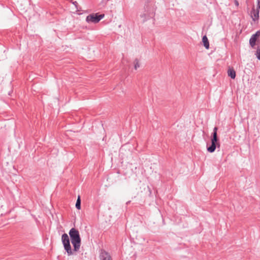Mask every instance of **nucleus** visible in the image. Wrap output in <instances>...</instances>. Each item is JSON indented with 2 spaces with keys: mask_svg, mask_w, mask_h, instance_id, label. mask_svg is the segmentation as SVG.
Returning a JSON list of instances; mask_svg holds the SVG:
<instances>
[{
  "mask_svg": "<svg viewBox=\"0 0 260 260\" xmlns=\"http://www.w3.org/2000/svg\"><path fill=\"white\" fill-rule=\"evenodd\" d=\"M69 235L71 238V243L73 245L72 249L70 244L69 237L67 234H63L61 236V242L64 250L69 255L74 254V252L78 251L80 247L81 239L79 231L75 228L71 229L69 231Z\"/></svg>",
  "mask_w": 260,
  "mask_h": 260,
  "instance_id": "nucleus-1",
  "label": "nucleus"
},
{
  "mask_svg": "<svg viewBox=\"0 0 260 260\" xmlns=\"http://www.w3.org/2000/svg\"><path fill=\"white\" fill-rule=\"evenodd\" d=\"M213 131L214 132L213 134L212 138L211 139V145L207 148L208 151L211 153L215 151L216 144L219 145V144L217 143L218 140L217 135V127H215Z\"/></svg>",
  "mask_w": 260,
  "mask_h": 260,
  "instance_id": "nucleus-2",
  "label": "nucleus"
},
{
  "mask_svg": "<svg viewBox=\"0 0 260 260\" xmlns=\"http://www.w3.org/2000/svg\"><path fill=\"white\" fill-rule=\"evenodd\" d=\"M260 10V0H257V5L253 6L250 12V16L254 21H257L259 19V13Z\"/></svg>",
  "mask_w": 260,
  "mask_h": 260,
  "instance_id": "nucleus-3",
  "label": "nucleus"
},
{
  "mask_svg": "<svg viewBox=\"0 0 260 260\" xmlns=\"http://www.w3.org/2000/svg\"><path fill=\"white\" fill-rule=\"evenodd\" d=\"M104 17V14L98 15L97 14H93L87 16L86 20L88 22H93L96 23L99 22Z\"/></svg>",
  "mask_w": 260,
  "mask_h": 260,
  "instance_id": "nucleus-4",
  "label": "nucleus"
},
{
  "mask_svg": "<svg viewBox=\"0 0 260 260\" xmlns=\"http://www.w3.org/2000/svg\"><path fill=\"white\" fill-rule=\"evenodd\" d=\"M100 260H111V257L109 253L104 250H101L100 252Z\"/></svg>",
  "mask_w": 260,
  "mask_h": 260,
  "instance_id": "nucleus-5",
  "label": "nucleus"
},
{
  "mask_svg": "<svg viewBox=\"0 0 260 260\" xmlns=\"http://www.w3.org/2000/svg\"><path fill=\"white\" fill-rule=\"evenodd\" d=\"M260 36V31H257L254 35H252L251 37L249 43L252 47H253L255 45L256 41L257 38Z\"/></svg>",
  "mask_w": 260,
  "mask_h": 260,
  "instance_id": "nucleus-6",
  "label": "nucleus"
},
{
  "mask_svg": "<svg viewBox=\"0 0 260 260\" xmlns=\"http://www.w3.org/2000/svg\"><path fill=\"white\" fill-rule=\"evenodd\" d=\"M228 76L231 77L232 79H235L236 77V72L233 68H230L228 71Z\"/></svg>",
  "mask_w": 260,
  "mask_h": 260,
  "instance_id": "nucleus-7",
  "label": "nucleus"
},
{
  "mask_svg": "<svg viewBox=\"0 0 260 260\" xmlns=\"http://www.w3.org/2000/svg\"><path fill=\"white\" fill-rule=\"evenodd\" d=\"M202 41H203V43L204 44L205 47L207 49H209V43L208 42V38L206 36H205L203 37Z\"/></svg>",
  "mask_w": 260,
  "mask_h": 260,
  "instance_id": "nucleus-8",
  "label": "nucleus"
},
{
  "mask_svg": "<svg viewBox=\"0 0 260 260\" xmlns=\"http://www.w3.org/2000/svg\"><path fill=\"white\" fill-rule=\"evenodd\" d=\"M80 204H81V201H80V197H78V198L76 203V207L78 209H80V208H81Z\"/></svg>",
  "mask_w": 260,
  "mask_h": 260,
  "instance_id": "nucleus-9",
  "label": "nucleus"
},
{
  "mask_svg": "<svg viewBox=\"0 0 260 260\" xmlns=\"http://www.w3.org/2000/svg\"><path fill=\"white\" fill-rule=\"evenodd\" d=\"M134 64L135 70H137L140 67V63L138 59H136L134 61Z\"/></svg>",
  "mask_w": 260,
  "mask_h": 260,
  "instance_id": "nucleus-10",
  "label": "nucleus"
},
{
  "mask_svg": "<svg viewBox=\"0 0 260 260\" xmlns=\"http://www.w3.org/2000/svg\"><path fill=\"white\" fill-rule=\"evenodd\" d=\"M256 55L257 58L260 60V47H258L256 51Z\"/></svg>",
  "mask_w": 260,
  "mask_h": 260,
  "instance_id": "nucleus-11",
  "label": "nucleus"
},
{
  "mask_svg": "<svg viewBox=\"0 0 260 260\" xmlns=\"http://www.w3.org/2000/svg\"><path fill=\"white\" fill-rule=\"evenodd\" d=\"M235 4L237 6H238V5H239V3L237 1L236 2Z\"/></svg>",
  "mask_w": 260,
  "mask_h": 260,
  "instance_id": "nucleus-12",
  "label": "nucleus"
}]
</instances>
